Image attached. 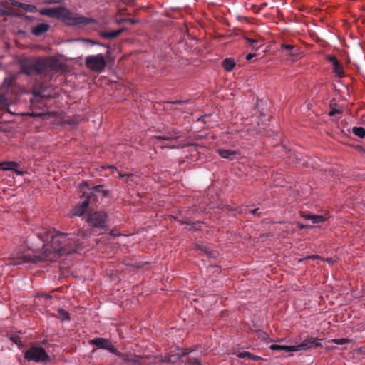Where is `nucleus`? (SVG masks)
<instances>
[{"label": "nucleus", "mask_w": 365, "mask_h": 365, "mask_svg": "<svg viewBox=\"0 0 365 365\" xmlns=\"http://www.w3.org/2000/svg\"><path fill=\"white\" fill-rule=\"evenodd\" d=\"M282 48L287 49V50H292L294 48V46L291 44H282Z\"/></svg>", "instance_id": "obj_40"}, {"label": "nucleus", "mask_w": 365, "mask_h": 365, "mask_svg": "<svg viewBox=\"0 0 365 365\" xmlns=\"http://www.w3.org/2000/svg\"><path fill=\"white\" fill-rule=\"evenodd\" d=\"M320 258L321 257L317 255H309L306 257V259H312V260H314V259H320ZM304 259H305V258H304ZM303 260H304V259H301L300 261H303Z\"/></svg>", "instance_id": "obj_39"}, {"label": "nucleus", "mask_w": 365, "mask_h": 365, "mask_svg": "<svg viewBox=\"0 0 365 365\" xmlns=\"http://www.w3.org/2000/svg\"><path fill=\"white\" fill-rule=\"evenodd\" d=\"M1 170L4 171L13 170L19 167V163L14 161H4L0 163Z\"/></svg>", "instance_id": "obj_16"}, {"label": "nucleus", "mask_w": 365, "mask_h": 365, "mask_svg": "<svg viewBox=\"0 0 365 365\" xmlns=\"http://www.w3.org/2000/svg\"><path fill=\"white\" fill-rule=\"evenodd\" d=\"M35 73L43 76L48 74L44 58L35 60Z\"/></svg>", "instance_id": "obj_12"}, {"label": "nucleus", "mask_w": 365, "mask_h": 365, "mask_svg": "<svg viewBox=\"0 0 365 365\" xmlns=\"http://www.w3.org/2000/svg\"><path fill=\"white\" fill-rule=\"evenodd\" d=\"M24 359L28 362L47 364L51 361V357L44 348L40 346H32L24 352Z\"/></svg>", "instance_id": "obj_5"}, {"label": "nucleus", "mask_w": 365, "mask_h": 365, "mask_svg": "<svg viewBox=\"0 0 365 365\" xmlns=\"http://www.w3.org/2000/svg\"><path fill=\"white\" fill-rule=\"evenodd\" d=\"M24 245L32 254H19L17 264L56 260L60 256L77 251L76 235L38 228L24 240Z\"/></svg>", "instance_id": "obj_1"}, {"label": "nucleus", "mask_w": 365, "mask_h": 365, "mask_svg": "<svg viewBox=\"0 0 365 365\" xmlns=\"http://www.w3.org/2000/svg\"><path fill=\"white\" fill-rule=\"evenodd\" d=\"M48 73L51 71H59L61 68V63L55 57L44 58Z\"/></svg>", "instance_id": "obj_11"}, {"label": "nucleus", "mask_w": 365, "mask_h": 365, "mask_svg": "<svg viewBox=\"0 0 365 365\" xmlns=\"http://www.w3.org/2000/svg\"><path fill=\"white\" fill-rule=\"evenodd\" d=\"M11 4H12V5H14V6H16L19 7V4H20V3H19L18 1H12V3H11Z\"/></svg>", "instance_id": "obj_45"}, {"label": "nucleus", "mask_w": 365, "mask_h": 365, "mask_svg": "<svg viewBox=\"0 0 365 365\" xmlns=\"http://www.w3.org/2000/svg\"><path fill=\"white\" fill-rule=\"evenodd\" d=\"M13 78H5L3 82V87H9L13 83Z\"/></svg>", "instance_id": "obj_32"}, {"label": "nucleus", "mask_w": 365, "mask_h": 365, "mask_svg": "<svg viewBox=\"0 0 365 365\" xmlns=\"http://www.w3.org/2000/svg\"><path fill=\"white\" fill-rule=\"evenodd\" d=\"M247 359L253 360V361H258L261 359V357L257 355H254L250 353V356H248Z\"/></svg>", "instance_id": "obj_38"}, {"label": "nucleus", "mask_w": 365, "mask_h": 365, "mask_svg": "<svg viewBox=\"0 0 365 365\" xmlns=\"http://www.w3.org/2000/svg\"><path fill=\"white\" fill-rule=\"evenodd\" d=\"M329 60L332 62V63H334V60H336V58L334 56H329Z\"/></svg>", "instance_id": "obj_44"}, {"label": "nucleus", "mask_w": 365, "mask_h": 365, "mask_svg": "<svg viewBox=\"0 0 365 365\" xmlns=\"http://www.w3.org/2000/svg\"><path fill=\"white\" fill-rule=\"evenodd\" d=\"M217 152L222 158L227 159L229 160H234L235 158V156L238 155L237 151L229 149H218Z\"/></svg>", "instance_id": "obj_14"}, {"label": "nucleus", "mask_w": 365, "mask_h": 365, "mask_svg": "<svg viewBox=\"0 0 365 365\" xmlns=\"http://www.w3.org/2000/svg\"><path fill=\"white\" fill-rule=\"evenodd\" d=\"M12 171H14V173H16V175H23L24 174V172L21 171V170H17L16 168H14V170H13Z\"/></svg>", "instance_id": "obj_41"}, {"label": "nucleus", "mask_w": 365, "mask_h": 365, "mask_svg": "<svg viewBox=\"0 0 365 365\" xmlns=\"http://www.w3.org/2000/svg\"><path fill=\"white\" fill-rule=\"evenodd\" d=\"M352 132L355 135L361 138H365V129L363 127H354Z\"/></svg>", "instance_id": "obj_24"}, {"label": "nucleus", "mask_w": 365, "mask_h": 365, "mask_svg": "<svg viewBox=\"0 0 365 365\" xmlns=\"http://www.w3.org/2000/svg\"><path fill=\"white\" fill-rule=\"evenodd\" d=\"M197 249H199L201 251H202L209 258H215L216 257V255L212 252L208 250V249L205 246L198 245L197 247Z\"/></svg>", "instance_id": "obj_27"}, {"label": "nucleus", "mask_w": 365, "mask_h": 365, "mask_svg": "<svg viewBox=\"0 0 365 365\" xmlns=\"http://www.w3.org/2000/svg\"><path fill=\"white\" fill-rule=\"evenodd\" d=\"M269 349L272 351H285L287 352L294 351V346H284V345H279V344H272L269 346Z\"/></svg>", "instance_id": "obj_18"}, {"label": "nucleus", "mask_w": 365, "mask_h": 365, "mask_svg": "<svg viewBox=\"0 0 365 365\" xmlns=\"http://www.w3.org/2000/svg\"><path fill=\"white\" fill-rule=\"evenodd\" d=\"M190 353V351H188V349H185L183 353H182V356H185V355H187Z\"/></svg>", "instance_id": "obj_47"}, {"label": "nucleus", "mask_w": 365, "mask_h": 365, "mask_svg": "<svg viewBox=\"0 0 365 365\" xmlns=\"http://www.w3.org/2000/svg\"><path fill=\"white\" fill-rule=\"evenodd\" d=\"M260 207H258L254 210H250L249 212L251 213L253 215H258L260 216L261 212H260Z\"/></svg>", "instance_id": "obj_34"}, {"label": "nucleus", "mask_w": 365, "mask_h": 365, "mask_svg": "<svg viewBox=\"0 0 365 365\" xmlns=\"http://www.w3.org/2000/svg\"><path fill=\"white\" fill-rule=\"evenodd\" d=\"M91 234V232L90 230L83 228L78 231L77 236L81 237V239H84L89 237Z\"/></svg>", "instance_id": "obj_28"}, {"label": "nucleus", "mask_w": 365, "mask_h": 365, "mask_svg": "<svg viewBox=\"0 0 365 365\" xmlns=\"http://www.w3.org/2000/svg\"><path fill=\"white\" fill-rule=\"evenodd\" d=\"M331 341L338 345H344L350 343V340L347 338L334 339Z\"/></svg>", "instance_id": "obj_30"}, {"label": "nucleus", "mask_w": 365, "mask_h": 365, "mask_svg": "<svg viewBox=\"0 0 365 365\" xmlns=\"http://www.w3.org/2000/svg\"><path fill=\"white\" fill-rule=\"evenodd\" d=\"M10 99L5 95L0 94V103L3 106H6L9 104Z\"/></svg>", "instance_id": "obj_31"}, {"label": "nucleus", "mask_w": 365, "mask_h": 365, "mask_svg": "<svg viewBox=\"0 0 365 365\" xmlns=\"http://www.w3.org/2000/svg\"><path fill=\"white\" fill-rule=\"evenodd\" d=\"M88 207H74L71 211L70 215L73 216H82L86 212Z\"/></svg>", "instance_id": "obj_21"}, {"label": "nucleus", "mask_w": 365, "mask_h": 365, "mask_svg": "<svg viewBox=\"0 0 365 365\" xmlns=\"http://www.w3.org/2000/svg\"><path fill=\"white\" fill-rule=\"evenodd\" d=\"M108 220L107 213L102 210H91L86 217V221L90 226L104 230H107L108 227Z\"/></svg>", "instance_id": "obj_6"}, {"label": "nucleus", "mask_w": 365, "mask_h": 365, "mask_svg": "<svg viewBox=\"0 0 365 365\" xmlns=\"http://www.w3.org/2000/svg\"><path fill=\"white\" fill-rule=\"evenodd\" d=\"M359 149L360 151H361L363 153L365 154V146L360 147Z\"/></svg>", "instance_id": "obj_46"}, {"label": "nucleus", "mask_w": 365, "mask_h": 365, "mask_svg": "<svg viewBox=\"0 0 365 365\" xmlns=\"http://www.w3.org/2000/svg\"><path fill=\"white\" fill-rule=\"evenodd\" d=\"M89 343L95 345L98 349H103L109 351L114 354L116 351V348L110 342V341L105 338H95L90 340Z\"/></svg>", "instance_id": "obj_8"}, {"label": "nucleus", "mask_w": 365, "mask_h": 365, "mask_svg": "<svg viewBox=\"0 0 365 365\" xmlns=\"http://www.w3.org/2000/svg\"><path fill=\"white\" fill-rule=\"evenodd\" d=\"M78 195L81 201L76 205H90V204L100 202L98 198L109 200L113 197L112 190L104 185H98L91 189L88 187L86 182L80 183Z\"/></svg>", "instance_id": "obj_3"}, {"label": "nucleus", "mask_w": 365, "mask_h": 365, "mask_svg": "<svg viewBox=\"0 0 365 365\" xmlns=\"http://www.w3.org/2000/svg\"><path fill=\"white\" fill-rule=\"evenodd\" d=\"M39 12L43 16L61 19L68 26L82 27L90 24H96V19L81 16L79 14H73L68 9L63 6L44 8Z\"/></svg>", "instance_id": "obj_2"}, {"label": "nucleus", "mask_w": 365, "mask_h": 365, "mask_svg": "<svg viewBox=\"0 0 365 365\" xmlns=\"http://www.w3.org/2000/svg\"><path fill=\"white\" fill-rule=\"evenodd\" d=\"M248 356H250V352L248 351H241L237 354V357L245 359L248 357Z\"/></svg>", "instance_id": "obj_33"}, {"label": "nucleus", "mask_w": 365, "mask_h": 365, "mask_svg": "<svg viewBox=\"0 0 365 365\" xmlns=\"http://www.w3.org/2000/svg\"><path fill=\"white\" fill-rule=\"evenodd\" d=\"M189 362H190L191 364H194V365H200V363L199 360H198L197 358L190 357V358H189Z\"/></svg>", "instance_id": "obj_36"}, {"label": "nucleus", "mask_w": 365, "mask_h": 365, "mask_svg": "<svg viewBox=\"0 0 365 365\" xmlns=\"http://www.w3.org/2000/svg\"><path fill=\"white\" fill-rule=\"evenodd\" d=\"M170 139V137L168 135L153 137V140H169Z\"/></svg>", "instance_id": "obj_35"}, {"label": "nucleus", "mask_w": 365, "mask_h": 365, "mask_svg": "<svg viewBox=\"0 0 365 365\" xmlns=\"http://www.w3.org/2000/svg\"><path fill=\"white\" fill-rule=\"evenodd\" d=\"M319 339L310 337L304 339L302 343L294 345V351H307L312 347H319L321 346L322 344L319 342Z\"/></svg>", "instance_id": "obj_9"}, {"label": "nucleus", "mask_w": 365, "mask_h": 365, "mask_svg": "<svg viewBox=\"0 0 365 365\" xmlns=\"http://www.w3.org/2000/svg\"><path fill=\"white\" fill-rule=\"evenodd\" d=\"M85 64L91 71L101 73L104 70L106 63L102 54H97L86 56Z\"/></svg>", "instance_id": "obj_7"}, {"label": "nucleus", "mask_w": 365, "mask_h": 365, "mask_svg": "<svg viewBox=\"0 0 365 365\" xmlns=\"http://www.w3.org/2000/svg\"><path fill=\"white\" fill-rule=\"evenodd\" d=\"M222 66L226 71H231L235 66V62L234 59L227 58L222 62Z\"/></svg>", "instance_id": "obj_19"}, {"label": "nucleus", "mask_w": 365, "mask_h": 365, "mask_svg": "<svg viewBox=\"0 0 365 365\" xmlns=\"http://www.w3.org/2000/svg\"><path fill=\"white\" fill-rule=\"evenodd\" d=\"M304 218L307 220H310L312 223L318 224L324 222L326 220L325 217L323 215H304Z\"/></svg>", "instance_id": "obj_20"}, {"label": "nucleus", "mask_w": 365, "mask_h": 365, "mask_svg": "<svg viewBox=\"0 0 365 365\" xmlns=\"http://www.w3.org/2000/svg\"><path fill=\"white\" fill-rule=\"evenodd\" d=\"M11 15H12V14L10 11L0 8V16H11Z\"/></svg>", "instance_id": "obj_37"}, {"label": "nucleus", "mask_w": 365, "mask_h": 365, "mask_svg": "<svg viewBox=\"0 0 365 365\" xmlns=\"http://www.w3.org/2000/svg\"><path fill=\"white\" fill-rule=\"evenodd\" d=\"M21 71L26 75L35 73V60H24L21 63Z\"/></svg>", "instance_id": "obj_10"}, {"label": "nucleus", "mask_w": 365, "mask_h": 365, "mask_svg": "<svg viewBox=\"0 0 365 365\" xmlns=\"http://www.w3.org/2000/svg\"><path fill=\"white\" fill-rule=\"evenodd\" d=\"M254 56H255V53H248L246 56V60H247V61L251 60Z\"/></svg>", "instance_id": "obj_42"}, {"label": "nucleus", "mask_w": 365, "mask_h": 365, "mask_svg": "<svg viewBox=\"0 0 365 365\" xmlns=\"http://www.w3.org/2000/svg\"><path fill=\"white\" fill-rule=\"evenodd\" d=\"M121 32H122L121 29L116 30L114 31H110V32H102L101 34V36L105 38H113L118 36Z\"/></svg>", "instance_id": "obj_22"}, {"label": "nucleus", "mask_w": 365, "mask_h": 365, "mask_svg": "<svg viewBox=\"0 0 365 365\" xmlns=\"http://www.w3.org/2000/svg\"><path fill=\"white\" fill-rule=\"evenodd\" d=\"M109 168L111 169H114L118 173V178L123 179V180L125 183L128 184V185H130V186L132 185L131 182L133 181V176L131 175L123 174V173L118 172L116 168H115L113 166H110Z\"/></svg>", "instance_id": "obj_17"}, {"label": "nucleus", "mask_w": 365, "mask_h": 365, "mask_svg": "<svg viewBox=\"0 0 365 365\" xmlns=\"http://www.w3.org/2000/svg\"><path fill=\"white\" fill-rule=\"evenodd\" d=\"M333 69L334 73L339 77L343 76V70L340 63L337 60H334V63H333Z\"/></svg>", "instance_id": "obj_23"}, {"label": "nucleus", "mask_w": 365, "mask_h": 365, "mask_svg": "<svg viewBox=\"0 0 365 365\" xmlns=\"http://www.w3.org/2000/svg\"><path fill=\"white\" fill-rule=\"evenodd\" d=\"M299 227L300 229H303V228L306 227V226H304V225H300L299 226Z\"/></svg>", "instance_id": "obj_49"}, {"label": "nucleus", "mask_w": 365, "mask_h": 365, "mask_svg": "<svg viewBox=\"0 0 365 365\" xmlns=\"http://www.w3.org/2000/svg\"><path fill=\"white\" fill-rule=\"evenodd\" d=\"M19 7L25 9L26 11L29 12H36L37 11V8L34 5L31 4H19Z\"/></svg>", "instance_id": "obj_26"}, {"label": "nucleus", "mask_w": 365, "mask_h": 365, "mask_svg": "<svg viewBox=\"0 0 365 365\" xmlns=\"http://www.w3.org/2000/svg\"><path fill=\"white\" fill-rule=\"evenodd\" d=\"M127 365H151L156 361V357L153 355H137L133 353H123L116 349L114 353Z\"/></svg>", "instance_id": "obj_4"}, {"label": "nucleus", "mask_w": 365, "mask_h": 365, "mask_svg": "<svg viewBox=\"0 0 365 365\" xmlns=\"http://www.w3.org/2000/svg\"><path fill=\"white\" fill-rule=\"evenodd\" d=\"M87 41L90 43L91 45H101L99 43L93 40H87Z\"/></svg>", "instance_id": "obj_43"}, {"label": "nucleus", "mask_w": 365, "mask_h": 365, "mask_svg": "<svg viewBox=\"0 0 365 365\" xmlns=\"http://www.w3.org/2000/svg\"><path fill=\"white\" fill-rule=\"evenodd\" d=\"M245 40L250 44V46L254 49L257 50L260 47L259 45H257L258 41L257 39L246 38Z\"/></svg>", "instance_id": "obj_29"}, {"label": "nucleus", "mask_w": 365, "mask_h": 365, "mask_svg": "<svg viewBox=\"0 0 365 365\" xmlns=\"http://www.w3.org/2000/svg\"><path fill=\"white\" fill-rule=\"evenodd\" d=\"M295 155H296V159L297 160H299L300 158V154L296 153Z\"/></svg>", "instance_id": "obj_48"}, {"label": "nucleus", "mask_w": 365, "mask_h": 365, "mask_svg": "<svg viewBox=\"0 0 365 365\" xmlns=\"http://www.w3.org/2000/svg\"><path fill=\"white\" fill-rule=\"evenodd\" d=\"M291 56H295L297 54V53H289Z\"/></svg>", "instance_id": "obj_50"}, {"label": "nucleus", "mask_w": 365, "mask_h": 365, "mask_svg": "<svg viewBox=\"0 0 365 365\" xmlns=\"http://www.w3.org/2000/svg\"><path fill=\"white\" fill-rule=\"evenodd\" d=\"M55 2H56L55 1H48V3H49V4H53V3H55Z\"/></svg>", "instance_id": "obj_51"}, {"label": "nucleus", "mask_w": 365, "mask_h": 365, "mask_svg": "<svg viewBox=\"0 0 365 365\" xmlns=\"http://www.w3.org/2000/svg\"><path fill=\"white\" fill-rule=\"evenodd\" d=\"M50 95L45 89L37 91L36 89L33 91V98H31V103L34 104L36 102H39L41 100L48 97Z\"/></svg>", "instance_id": "obj_13"}, {"label": "nucleus", "mask_w": 365, "mask_h": 365, "mask_svg": "<svg viewBox=\"0 0 365 365\" xmlns=\"http://www.w3.org/2000/svg\"><path fill=\"white\" fill-rule=\"evenodd\" d=\"M49 25L45 23L40 24L32 29V34L35 36H40L49 29Z\"/></svg>", "instance_id": "obj_15"}, {"label": "nucleus", "mask_w": 365, "mask_h": 365, "mask_svg": "<svg viewBox=\"0 0 365 365\" xmlns=\"http://www.w3.org/2000/svg\"><path fill=\"white\" fill-rule=\"evenodd\" d=\"M58 317L61 321H69V313L63 309H58Z\"/></svg>", "instance_id": "obj_25"}]
</instances>
